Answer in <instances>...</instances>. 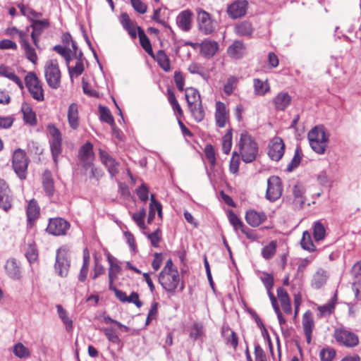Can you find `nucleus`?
I'll list each match as a JSON object with an SVG mask.
<instances>
[{
    "label": "nucleus",
    "instance_id": "1",
    "mask_svg": "<svg viewBox=\"0 0 361 361\" xmlns=\"http://www.w3.org/2000/svg\"><path fill=\"white\" fill-rule=\"evenodd\" d=\"M159 282L162 288L167 292L173 293L178 288L180 283V275L178 270L173 267V262L168 259L160 274Z\"/></svg>",
    "mask_w": 361,
    "mask_h": 361
},
{
    "label": "nucleus",
    "instance_id": "2",
    "mask_svg": "<svg viewBox=\"0 0 361 361\" xmlns=\"http://www.w3.org/2000/svg\"><path fill=\"white\" fill-rule=\"evenodd\" d=\"M310 145L314 152L319 154H324L329 142L327 134L323 126H315L307 135Z\"/></svg>",
    "mask_w": 361,
    "mask_h": 361
},
{
    "label": "nucleus",
    "instance_id": "3",
    "mask_svg": "<svg viewBox=\"0 0 361 361\" xmlns=\"http://www.w3.org/2000/svg\"><path fill=\"white\" fill-rule=\"evenodd\" d=\"M238 146L244 162L250 163L256 159L258 152L257 145L247 132H243L240 134Z\"/></svg>",
    "mask_w": 361,
    "mask_h": 361
},
{
    "label": "nucleus",
    "instance_id": "4",
    "mask_svg": "<svg viewBox=\"0 0 361 361\" xmlns=\"http://www.w3.org/2000/svg\"><path fill=\"white\" fill-rule=\"evenodd\" d=\"M44 76L48 85L52 89H58L61 85V73L56 60L51 59L44 65Z\"/></svg>",
    "mask_w": 361,
    "mask_h": 361
},
{
    "label": "nucleus",
    "instance_id": "5",
    "mask_svg": "<svg viewBox=\"0 0 361 361\" xmlns=\"http://www.w3.org/2000/svg\"><path fill=\"white\" fill-rule=\"evenodd\" d=\"M25 82L30 95L35 100L44 101L42 84L35 73L29 72L25 78Z\"/></svg>",
    "mask_w": 361,
    "mask_h": 361
},
{
    "label": "nucleus",
    "instance_id": "6",
    "mask_svg": "<svg viewBox=\"0 0 361 361\" xmlns=\"http://www.w3.org/2000/svg\"><path fill=\"white\" fill-rule=\"evenodd\" d=\"M48 130L51 136L49 140L50 149L53 160L56 165L58 164V157L62 152V137L59 130L54 125L48 126Z\"/></svg>",
    "mask_w": 361,
    "mask_h": 361
},
{
    "label": "nucleus",
    "instance_id": "7",
    "mask_svg": "<svg viewBox=\"0 0 361 361\" xmlns=\"http://www.w3.org/2000/svg\"><path fill=\"white\" fill-rule=\"evenodd\" d=\"M27 166L28 159L25 151L20 149H16L13 154L12 166L21 180L26 178Z\"/></svg>",
    "mask_w": 361,
    "mask_h": 361
},
{
    "label": "nucleus",
    "instance_id": "8",
    "mask_svg": "<svg viewBox=\"0 0 361 361\" xmlns=\"http://www.w3.org/2000/svg\"><path fill=\"white\" fill-rule=\"evenodd\" d=\"M71 266L70 256L64 247L58 249L56 256L54 269L59 276L66 277Z\"/></svg>",
    "mask_w": 361,
    "mask_h": 361
},
{
    "label": "nucleus",
    "instance_id": "9",
    "mask_svg": "<svg viewBox=\"0 0 361 361\" xmlns=\"http://www.w3.org/2000/svg\"><path fill=\"white\" fill-rule=\"evenodd\" d=\"M196 13L199 30L204 35L212 34L214 31L215 25L210 14L200 8H196Z\"/></svg>",
    "mask_w": 361,
    "mask_h": 361
},
{
    "label": "nucleus",
    "instance_id": "10",
    "mask_svg": "<svg viewBox=\"0 0 361 361\" xmlns=\"http://www.w3.org/2000/svg\"><path fill=\"white\" fill-rule=\"evenodd\" d=\"M334 337L338 343L346 347H354L359 343L358 337L353 332L343 328L336 329Z\"/></svg>",
    "mask_w": 361,
    "mask_h": 361
},
{
    "label": "nucleus",
    "instance_id": "11",
    "mask_svg": "<svg viewBox=\"0 0 361 361\" xmlns=\"http://www.w3.org/2000/svg\"><path fill=\"white\" fill-rule=\"evenodd\" d=\"M282 183L278 176H271L267 180L266 197L271 202L277 200L282 194Z\"/></svg>",
    "mask_w": 361,
    "mask_h": 361
},
{
    "label": "nucleus",
    "instance_id": "12",
    "mask_svg": "<svg viewBox=\"0 0 361 361\" xmlns=\"http://www.w3.org/2000/svg\"><path fill=\"white\" fill-rule=\"evenodd\" d=\"M49 22L47 19L37 20L32 19V23L30 26L32 29L31 32V38L37 48H39V37L44 31L49 27ZM27 31L29 27H26Z\"/></svg>",
    "mask_w": 361,
    "mask_h": 361
},
{
    "label": "nucleus",
    "instance_id": "13",
    "mask_svg": "<svg viewBox=\"0 0 361 361\" xmlns=\"http://www.w3.org/2000/svg\"><path fill=\"white\" fill-rule=\"evenodd\" d=\"M99 156L102 164L107 169L111 178L115 177L119 173V162L102 149L99 150Z\"/></svg>",
    "mask_w": 361,
    "mask_h": 361
},
{
    "label": "nucleus",
    "instance_id": "14",
    "mask_svg": "<svg viewBox=\"0 0 361 361\" xmlns=\"http://www.w3.org/2000/svg\"><path fill=\"white\" fill-rule=\"evenodd\" d=\"M70 227L69 223L62 218H54L49 220L47 231L54 235H65Z\"/></svg>",
    "mask_w": 361,
    "mask_h": 361
},
{
    "label": "nucleus",
    "instance_id": "15",
    "mask_svg": "<svg viewBox=\"0 0 361 361\" xmlns=\"http://www.w3.org/2000/svg\"><path fill=\"white\" fill-rule=\"evenodd\" d=\"M214 118L219 128H224L229 122V110L222 102H216L215 104Z\"/></svg>",
    "mask_w": 361,
    "mask_h": 361
},
{
    "label": "nucleus",
    "instance_id": "16",
    "mask_svg": "<svg viewBox=\"0 0 361 361\" xmlns=\"http://www.w3.org/2000/svg\"><path fill=\"white\" fill-rule=\"evenodd\" d=\"M248 3L245 0H237L231 4L226 12L232 19H237L244 16L247 10Z\"/></svg>",
    "mask_w": 361,
    "mask_h": 361
},
{
    "label": "nucleus",
    "instance_id": "17",
    "mask_svg": "<svg viewBox=\"0 0 361 361\" xmlns=\"http://www.w3.org/2000/svg\"><path fill=\"white\" fill-rule=\"evenodd\" d=\"M285 145L281 138L276 137L269 145L268 155L276 161H279L284 154Z\"/></svg>",
    "mask_w": 361,
    "mask_h": 361
},
{
    "label": "nucleus",
    "instance_id": "18",
    "mask_svg": "<svg viewBox=\"0 0 361 361\" xmlns=\"http://www.w3.org/2000/svg\"><path fill=\"white\" fill-rule=\"evenodd\" d=\"M194 48L200 47V54L205 58L210 59L213 57L219 49V44L212 40L206 39L198 44L190 43Z\"/></svg>",
    "mask_w": 361,
    "mask_h": 361
},
{
    "label": "nucleus",
    "instance_id": "19",
    "mask_svg": "<svg viewBox=\"0 0 361 361\" xmlns=\"http://www.w3.org/2000/svg\"><path fill=\"white\" fill-rule=\"evenodd\" d=\"M13 197L4 180L0 178V208L8 212L12 207Z\"/></svg>",
    "mask_w": 361,
    "mask_h": 361
},
{
    "label": "nucleus",
    "instance_id": "20",
    "mask_svg": "<svg viewBox=\"0 0 361 361\" xmlns=\"http://www.w3.org/2000/svg\"><path fill=\"white\" fill-rule=\"evenodd\" d=\"M193 13L190 9H186L177 16L176 21L177 26L184 32L191 30L192 25Z\"/></svg>",
    "mask_w": 361,
    "mask_h": 361
},
{
    "label": "nucleus",
    "instance_id": "21",
    "mask_svg": "<svg viewBox=\"0 0 361 361\" xmlns=\"http://www.w3.org/2000/svg\"><path fill=\"white\" fill-rule=\"evenodd\" d=\"M79 157L85 169L87 170L88 166H92L94 157L93 146L90 142H86L81 147L79 151Z\"/></svg>",
    "mask_w": 361,
    "mask_h": 361
},
{
    "label": "nucleus",
    "instance_id": "22",
    "mask_svg": "<svg viewBox=\"0 0 361 361\" xmlns=\"http://www.w3.org/2000/svg\"><path fill=\"white\" fill-rule=\"evenodd\" d=\"M292 98L286 92H280L273 99L274 108L277 111H284L290 104Z\"/></svg>",
    "mask_w": 361,
    "mask_h": 361
},
{
    "label": "nucleus",
    "instance_id": "23",
    "mask_svg": "<svg viewBox=\"0 0 361 361\" xmlns=\"http://www.w3.org/2000/svg\"><path fill=\"white\" fill-rule=\"evenodd\" d=\"M328 279V272L326 270L319 268L312 276L311 286L314 289H319L326 284Z\"/></svg>",
    "mask_w": 361,
    "mask_h": 361
},
{
    "label": "nucleus",
    "instance_id": "24",
    "mask_svg": "<svg viewBox=\"0 0 361 361\" xmlns=\"http://www.w3.org/2000/svg\"><path fill=\"white\" fill-rule=\"evenodd\" d=\"M5 270L7 275L13 280H19L21 278L20 265L14 259L7 260L5 264Z\"/></svg>",
    "mask_w": 361,
    "mask_h": 361
},
{
    "label": "nucleus",
    "instance_id": "25",
    "mask_svg": "<svg viewBox=\"0 0 361 361\" xmlns=\"http://www.w3.org/2000/svg\"><path fill=\"white\" fill-rule=\"evenodd\" d=\"M267 219V215L264 212H257L255 210L247 211L245 214L247 223L252 227H257Z\"/></svg>",
    "mask_w": 361,
    "mask_h": 361
},
{
    "label": "nucleus",
    "instance_id": "26",
    "mask_svg": "<svg viewBox=\"0 0 361 361\" xmlns=\"http://www.w3.org/2000/svg\"><path fill=\"white\" fill-rule=\"evenodd\" d=\"M68 121L69 126L76 130L79 127L78 106L75 103H72L68 109Z\"/></svg>",
    "mask_w": 361,
    "mask_h": 361
},
{
    "label": "nucleus",
    "instance_id": "27",
    "mask_svg": "<svg viewBox=\"0 0 361 361\" xmlns=\"http://www.w3.org/2000/svg\"><path fill=\"white\" fill-rule=\"evenodd\" d=\"M120 22L123 25V28L127 30L129 35L135 39L137 37L136 30H137V27H136L134 25V23L130 20L129 16L126 13H123L121 15Z\"/></svg>",
    "mask_w": 361,
    "mask_h": 361
},
{
    "label": "nucleus",
    "instance_id": "28",
    "mask_svg": "<svg viewBox=\"0 0 361 361\" xmlns=\"http://www.w3.org/2000/svg\"><path fill=\"white\" fill-rule=\"evenodd\" d=\"M20 44L22 49L24 50L27 59L32 62L33 64H36L38 57L35 48L32 47L29 43L27 37L23 40H21Z\"/></svg>",
    "mask_w": 361,
    "mask_h": 361
},
{
    "label": "nucleus",
    "instance_id": "29",
    "mask_svg": "<svg viewBox=\"0 0 361 361\" xmlns=\"http://www.w3.org/2000/svg\"><path fill=\"white\" fill-rule=\"evenodd\" d=\"M0 75L7 78L8 79L14 82L20 89H23V84L18 76H17L14 71L9 67L1 65L0 66Z\"/></svg>",
    "mask_w": 361,
    "mask_h": 361
},
{
    "label": "nucleus",
    "instance_id": "30",
    "mask_svg": "<svg viewBox=\"0 0 361 361\" xmlns=\"http://www.w3.org/2000/svg\"><path fill=\"white\" fill-rule=\"evenodd\" d=\"M245 52V48L243 43L240 41H235L228 48V55L234 59L241 58Z\"/></svg>",
    "mask_w": 361,
    "mask_h": 361
},
{
    "label": "nucleus",
    "instance_id": "31",
    "mask_svg": "<svg viewBox=\"0 0 361 361\" xmlns=\"http://www.w3.org/2000/svg\"><path fill=\"white\" fill-rule=\"evenodd\" d=\"M21 111L23 114V119L26 123L30 126L36 125V114L29 104L26 103L23 104Z\"/></svg>",
    "mask_w": 361,
    "mask_h": 361
},
{
    "label": "nucleus",
    "instance_id": "32",
    "mask_svg": "<svg viewBox=\"0 0 361 361\" xmlns=\"http://www.w3.org/2000/svg\"><path fill=\"white\" fill-rule=\"evenodd\" d=\"M137 34L142 47L149 56L154 57L150 41L140 27H137Z\"/></svg>",
    "mask_w": 361,
    "mask_h": 361
},
{
    "label": "nucleus",
    "instance_id": "33",
    "mask_svg": "<svg viewBox=\"0 0 361 361\" xmlns=\"http://www.w3.org/2000/svg\"><path fill=\"white\" fill-rule=\"evenodd\" d=\"M57 312L59 314V318L62 321L63 324H64L66 327V330L68 332H70L73 330V321L71 319H70L68 316V313L66 310L63 309L62 305H56Z\"/></svg>",
    "mask_w": 361,
    "mask_h": 361
},
{
    "label": "nucleus",
    "instance_id": "34",
    "mask_svg": "<svg viewBox=\"0 0 361 361\" xmlns=\"http://www.w3.org/2000/svg\"><path fill=\"white\" fill-rule=\"evenodd\" d=\"M82 53L81 51H79L78 58L77 59V61L75 66L74 67L68 66V73L71 78L72 79L73 77H78L84 71V64L82 60Z\"/></svg>",
    "mask_w": 361,
    "mask_h": 361
},
{
    "label": "nucleus",
    "instance_id": "35",
    "mask_svg": "<svg viewBox=\"0 0 361 361\" xmlns=\"http://www.w3.org/2000/svg\"><path fill=\"white\" fill-rule=\"evenodd\" d=\"M157 61L159 66L166 72L171 70L170 60L166 54L163 50H159L154 57Z\"/></svg>",
    "mask_w": 361,
    "mask_h": 361
},
{
    "label": "nucleus",
    "instance_id": "36",
    "mask_svg": "<svg viewBox=\"0 0 361 361\" xmlns=\"http://www.w3.org/2000/svg\"><path fill=\"white\" fill-rule=\"evenodd\" d=\"M294 196L293 204L295 207L301 208L305 203L304 188L302 186L295 185L293 189Z\"/></svg>",
    "mask_w": 361,
    "mask_h": 361
},
{
    "label": "nucleus",
    "instance_id": "37",
    "mask_svg": "<svg viewBox=\"0 0 361 361\" xmlns=\"http://www.w3.org/2000/svg\"><path fill=\"white\" fill-rule=\"evenodd\" d=\"M188 107L190 109L192 117L197 122H200L204 119V111L202 106L201 102L189 104Z\"/></svg>",
    "mask_w": 361,
    "mask_h": 361
},
{
    "label": "nucleus",
    "instance_id": "38",
    "mask_svg": "<svg viewBox=\"0 0 361 361\" xmlns=\"http://www.w3.org/2000/svg\"><path fill=\"white\" fill-rule=\"evenodd\" d=\"M255 93L257 95L263 96L270 90L269 82L260 79H255L253 82Z\"/></svg>",
    "mask_w": 361,
    "mask_h": 361
},
{
    "label": "nucleus",
    "instance_id": "39",
    "mask_svg": "<svg viewBox=\"0 0 361 361\" xmlns=\"http://www.w3.org/2000/svg\"><path fill=\"white\" fill-rule=\"evenodd\" d=\"M313 236L316 242L323 240L326 236L325 226L320 221H317L314 223Z\"/></svg>",
    "mask_w": 361,
    "mask_h": 361
},
{
    "label": "nucleus",
    "instance_id": "40",
    "mask_svg": "<svg viewBox=\"0 0 361 361\" xmlns=\"http://www.w3.org/2000/svg\"><path fill=\"white\" fill-rule=\"evenodd\" d=\"M107 259L109 264V279H116L118 274L120 273L121 267L116 262V259L111 255H108Z\"/></svg>",
    "mask_w": 361,
    "mask_h": 361
},
{
    "label": "nucleus",
    "instance_id": "41",
    "mask_svg": "<svg viewBox=\"0 0 361 361\" xmlns=\"http://www.w3.org/2000/svg\"><path fill=\"white\" fill-rule=\"evenodd\" d=\"M300 245L302 249L309 252H314L316 250V247L312 242L311 234L307 231L303 232Z\"/></svg>",
    "mask_w": 361,
    "mask_h": 361
},
{
    "label": "nucleus",
    "instance_id": "42",
    "mask_svg": "<svg viewBox=\"0 0 361 361\" xmlns=\"http://www.w3.org/2000/svg\"><path fill=\"white\" fill-rule=\"evenodd\" d=\"M42 183L46 193L49 196L52 195L54 193V182L50 171H44L42 177Z\"/></svg>",
    "mask_w": 361,
    "mask_h": 361
},
{
    "label": "nucleus",
    "instance_id": "43",
    "mask_svg": "<svg viewBox=\"0 0 361 361\" xmlns=\"http://www.w3.org/2000/svg\"><path fill=\"white\" fill-rule=\"evenodd\" d=\"M235 33L240 36H249L252 33L253 28L250 23L243 21L235 27Z\"/></svg>",
    "mask_w": 361,
    "mask_h": 361
},
{
    "label": "nucleus",
    "instance_id": "44",
    "mask_svg": "<svg viewBox=\"0 0 361 361\" xmlns=\"http://www.w3.org/2000/svg\"><path fill=\"white\" fill-rule=\"evenodd\" d=\"M39 214V208L37 202L34 200H30L27 207V220L30 222L35 221L38 217Z\"/></svg>",
    "mask_w": 361,
    "mask_h": 361
},
{
    "label": "nucleus",
    "instance_id": "45",
    "mask_svg": "<svg viewBox=\"0 0 361 361\" xmlns=\"http://www.w3.org/2000/svg\"><path fill=\"white\" fill-rule=\"evenodd\" d=\"M99 111L101 120L111 125L114 130L116 131V129L114 128V120L110 110L106 106H99Z\"/></svg>",
    "mask_w": 361,
    "mask_h": 361
},
{
    "label": "nucleus",
    "instance_id": "46",
    "mask_svg": "<svg viewBox=\"0 0 361 361\" xmlns=\"http://www.w3.org/2000/svg\"><path fill=\"white\" fill-rule=\"evenodd\" d=\"M185 98L188 105L201 102L199 92L192 87L185 90Z\"/></svg>",
    "mask_w": 361,
    "mask_h": 361
},
{
    "label": "nucleus",
    "instance_id": "47",
    "mask_svg": "<svg viewBox=\"0 0 361 361\" xmlns=\"http://www.w3.org/2000/svg\"><path fill=\"white\" fill-rule=\"evenodd\" d=\"M222 334L226 339V342L230 343L234 349H235L238 344V339L235 333L231 330L228 327L224 328Z\"/></svg>",
    "mask_w": 361,
    "mask_h": 361
},
{
    "label": "nucleus",
    "instance_id": "48",
    "mask_svg": "<svg viewBox=\"0 0 361 361\" xmlns=\"http://www.w3.org/2000/svg\"><path fill=\"white\" fill-rule=\"evenodd\" d=\"M102 331L104 332V335L112 343L119 345L121 343V341L120 338L118 337V335L115 331V329L112 326L106 327L102 329Z\"/></svg>",
    "mask_w": 361,
    "mask_h": 361
},
{
    "label": "nucleus",
    "instance_id": "49",
    "mask_svg": "<svg viewBox=\"0 0 361 361\" xmlns=\"http://www.w3.org/2000/svg\"><path fill=\"white\" fill-rule=\"evenodd\" d=\"M232 147V129L230 128L222 138V151L224 154H229Z\"/></svg>",
    "mask_w": 361,
    "mask_h": 361
},
{
    "label": "nucleus",
    "instance_id": "50",
    "mask_svg": "<svg viewBox=\"0 0 361 361\" xmlns=\"http://www.w3.org/2000/svg\"><path fill=\"white\" fill-rule=\"evenodd\" d=\"M204 328L200 323L194 324L190 331V337L193 340H197L204 336Z\"/></svg>",
    "mask_w": 361,
    "mask_h": 361
},
{
    "label": "nucleus",
    "instance_id": "51",
    "mask_svg": "<svg viewBox=\"0 0 361 361\" xmlns=\"http://www.w3.org/2000/svg\"><path fill=\"white\" fill-rule=\"evenodd\" d=\"M276 250V243L275 241H271L267 245L264 246L262 250V255L265 259L271 258Z\"/></svg>",
    "mask_w": 361,
    "mask_h": 361
},
{
    "label": "nucleus",
    "instance_id": "52",
    "mask_svg": "<svg viewBox=\"0 0 361 361\" xmlns=\"http://www.w3.org/2000/svg\"><path fill=\"white\" fill-rule=\"evenodd\" d=\"M18 7L20 9L22 15H23L24 16H26L31 21H32V19H35V18L39 17L41 16L40 13H37L33 9L30 8V7H28L24 4H18Z\"/></svg>",
    "mask_w": 361,
    "mask_h": 361
},
{
    "label": "nucleus",
    "instance_id": "53",
    "mask_svg": "<svg viewBox=\"0 0 361 361\" xmlns=\"http://www.w3.org/2000/svg\"><path fill=\"white\" fill-rule=\"evenodd\" d=\"M302 326L304 332H312L314 322L310 312H307L304 314Z\"/></svg>",
    "mask_w": 361,
    "mask_h": 361
},
{
    "label": "nucleus",
    "instance_id": "54",
    "mask_svg": "<svg viewBox=\"0 0 361 361\" xmlns=\"http://www.w3.org/2000/svg\"><path fill=\"white\" fill-rule=\"evenodd\" d=\"M5 35L13 37L16 35H18L19 42H21V40H23L27 37V34L26 32L19 30L16 27H8L4 31Z\"/></svg>",
    "mask_w": 361,
    "mask_h": 361
},
{
    "label": "nucleus",
    "instance_id": "55",
    "mask_svg": "<svg viewBox=\"0 0 361 361\" xmlns=\"http://www.w3.org/2000/svg\"><path fill=\"white\" fill-rule=\"evenodd\" d=\"M228 219L231 224L233 226L235 231H242L245 226L236 214L231 211L228 214Z\"/></svg>",
    "mask_w": 361,
    "mask_h": 361
},
{
    "label": "nucleus",
    "instance_id": "56",
    "mask_svg": "<svg viewBox=\"0 0 361 361\" xmlns=\"http://www.w3.org/2000/svg\"><path fill=\"white\" fill-rule=\"evenodd\" d=\"M13 353L16 356L20 358H25L30 356V351L23 343H18L15 345Z\"/></svg>",
    "mask_w": 361,
    "mask_h": 361
},
{
    "label": "nucleus",
    "instance_id": "57",
    "mask_svg": "<svg viewBox=\"0 0 361 361\" xmlns=\"http://www.w3.org/2000/svg\"><path fill=\"white\" fill-rule=\"evenodd\" d=\"M335 355L336 351L331 348H323L319 353L321 361H332Z\"/></svg>",
    "mask_w": 361,
    "mask_h": 361
},
{
    "label": "nucleus",
    "instance_id": "58",
    "mask_svg": "<svg viewBox=\"0 0 361 361\" xmlns=\"http://www.w3.org/2000/svg\"><path fill=\"white\" fill-rule=\"evenodd\" d=\"M238 79L234 76L229 77L226 84L224 86V91L227 95H230L233 93V90L236 87Z\"/></svg>",
    "mask_w": 361,
    "mask_h": 361
},
{
    "label": "nucleus",
    "instance_id": "59",
    "mask_svg": "<svg viewBox=\"0 0 361 361\" xmlns=\"http://www.w3.org/2000/svg\"><path fill=\"white\" fill-rule=\"evenodd\" d=\"M301 151L299 148H297L295 151V155L293 158L287 166V171H292L294 169L298 167L301 161Z\"/></svg>",
    "mask_w": 361,
    "mask_h": 361
},
{
    "label": "nucleus",
    "instance_id": "60",
    "mask_svg": "<svg viewBox=\"0 0 361 361\" xmlns=\"http://www.w3.org/2000/svg\"><path fill=\"white\" fill-rule=\"evenodd\" d=\"M205 156L209 161L211 168H214L216 165V154L213 146L209 145L205 147Z\"/></svg>",
    "mask_w": 361,
    "mask_h": 361
},
{
    "label": "nucleus",
    "instance_id": "61",
    "mask_svg": "<svg viewBox=\"0 0 361 361\" xmlns=\"http://www.w3.org/2000/svg\"><path fill=\"white\" fill-rule=\"evenodd\" d=\"M53 49L66 59L67 63L70 62L71 51V48L67 47L66 46L62 47L61 45H56Z\"/></svg>",
    "mask_w": 361,
    "mask_h": 361
},
{
    "label": "nucleus",
    "instance_id": "62",
    "mask_svg": "<svg viewBox=\"0 0 361 361\" xmlns=\"http://www.w3.org/2000/svg\"><path fill=\"white\" fill-rule=\"evenodd\" d=\"M145 216V209H142L138 212L134 213L132 216L133 221L137 224V225L141 229L145 228V223H144Z\"/></svg>",
    "mask_w": 361,
    "mask_h": 361
},
{
    "label": "nucleus",
    "instance_id": "63",
    "mask_svg": "<svg viewBox=\"0 0 361 361\" xmlns=\"http://www.w3.org/2000/svg\"><path fill=\"white\" fill-rule=\"evenodd\" d=\"M130 4L135 11L144 14L147 12V6L141 0H130Z\"/></svg>",
    "mask_w": 361,
    "mask_h": 361
},
{
    "label": "nucleus",
    "instance_id": "64",
    "mask_svg": "<svg viewBox=\"0 0 361 361\" xmlns=\"http://www.w3.org/2000/svg\"><path fill=\"white\" fill-rule=\"evenodd\" d=\"M148 239L150 240L152 246L158 247L161 240L160 230L157 228L155 231L148 233L147 235Z\"/></svg>",
    "mask_w": 361,
    "mask_h": 361
}]
</instances>
